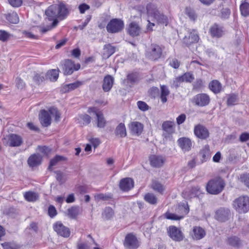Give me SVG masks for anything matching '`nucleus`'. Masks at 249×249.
I'll return each instance as SVG.
<instances>
[{
    "instance_id": "9",
    "label": "nucleus",
    "mask_w": 249,
    "mask_h": 249,
    "mask_svg": "<svg viewBox=\"0 0 249 249\" xmlns=\"http://www.w3.org/2000/svg\"><path fill=\"white\" fill-rule=\"evenodd\" d=\"M169 237L176 242H180L184 238L183 233L180 229L174 226H171L168 229Z\"/></svg>"
},
{
    "instance_id": "51",
    "label": "nucleus",
    "mask_w": 249,
    "mask_h": 249,
    "mask_svg": "<svg viewBox=\"0 0 249 249\" xmlns=\"http://www.w3.org/2000/svg\"><path fill=\"white\" fill-rule=\"evenodd\" d=\"M237 101V95L234 94H231L229 95L227 100V104L228 106L233 105Z\"/></svg>"
},
{
    "instance_id": "6",
    "label": "nucleus",
    "mask_w": 249,
    "mask_h": 249,
    "mask_svg": "<svg viewBox=\"0 0 249 249\" xmlns=\"http://www.w3.org/2000/svg\"><path fill=\"white\" fill-rule=\"evenodd\" d=\"M60 65L64 75H71L74 71L80 69L81 65L79 63L75 64L71 59H65L61 62Z\"/></svg>"
},
{
    "instance_id": "17",
    "label": "nucleus",
    "mask_w": 249,
    "mask_h": 249,
    "mask_svg": "<svg viewBox=\"0 0 249 249\" xmlns=\"http://www.w3.org/2000/svg\"><path fill=\"white\" fill-rule=\"evenodd\" d=\"M191 235L193 239L197 240L203 238L206 235V232L202 228L196 226L193 228Z\"/></svg>"
},
{
    "instance_id": "35",
    "label": "nucleus",
    "mask_w": 249,
    "mask_h": 249,
    "mask_svg": "<svg viewBox=\"0 0 249 249\" xmlns=\"http://www.w3.org/2000/svg\"><path fill=\"white\" fill-rule=\"evenodd\" d=\"M114 211L113 209L109 207H106L104 210L102 215L103 218L105 220H109L113 217L114 215Z\"/></svg>"
},
{
    "instance_id": "40",
    "label": "nucleus",
    "mask_w": 249,
    "mask_h": 249,
    "mask_svg": "<svg viewBox=\"0 0 249 249\" xmlns=\"http://www.w3.org/2000/svg\"><path fill=\"white\" fill-rule=\"evenodd\" d=\"M240 10L243 16H248L249 15V3L246 1L242 2L240 5Z\"/></svg>"
},
{
    "instance_id": "39",
    "label": "nucleus",
    "mask_w": 249,
    "mask_h": 249,
    "mask_svg": "<svg viewBox=\"0 0 249 249\" xmlns=\"http://www.w3.org/2000/svg\"><path fill=\"white\" fill-rule=\"evenodd\" d=\"M91 117L88 114H81L77 119L78 123L81 124L88 125L91 122Z\"/></svg>"
},
{
    "instance_id": "14",
    "label": "nucleus",
    "mask_w": 249,
    "mask_h": 249,
    "mask_svg": "<svg viewBox=\"0 0 249 249\" xmlns=\"http://www.w3.org/2000/svg\"><path fill=\"white\" fill-rule=\"evenodd\" d=\"M45 14L47 16V19L49 21H53L57 20V17L59 18L58 7L57 5H52L48 7L45 11Z\"/></svg>"
},
{
    "instance_id": "2",
    "label": "nucleus",
    "mask_w": 249,
    "mask_h": 249,
    "mask_svg": "<svg viewBox=\"0 0 249 249\" xmlns=\"http://www.w3.org/2000/svg\"><path fill=\"white\" fill-rule=\"evenodd\" d=\"M147 13L148 17L153 18L158 24L166 26L168 23V18L160 13L157 9V6L151 3L146 6Z\"/></svg>"
},
{
    "instance_id": "27",
    "label": "nucleus",
    "mask_w": 249,
    "mask_h": 249,
    "mask_svg": "<svg viewBox=\"0 0 249 249\" xmlns=\"http://www.w3.org/2000/svg\"><path fill=\"white\" fill-rule=\"evenodd\" d=\"M201 156V160L202 162L206 161L210 159V147L208 145H205L199 152Z\"/></svg>"
},
{
    "instance_id": "25",
    "label": "nucleus",
    "mask_w": 249,
    "mask_h": 249,
    "mask_svg": "<svg viewBox=\"0 0 249 249\" xmlns=\"http://www.w3.org/2000/svg\"><path fill=\"white\" fill-rule=\"evenodd\" d=\"M150 161L152 166L159 167L163 165L164 160L161 156L153 155L150 157Z\"/></svg>"
},
{
    "instance_id": "7",
    "label": "nucleus",
    "mask_w": 249,
    "mask_h": 249,
    "mask_svg": "<svg viewBox=\"0 0 249 249\" xmlns=\"http://www.w3.org/2000/svg\"><path fill=\"white\" fill-rule=\"evenodd\" d=\"M124 28V21L119 18H113L107 23L106 28L107 31L111 34L121 32Z\"/></svg>"
},
{
    "instance_id": "46",
    "label": "nucleus",
    "mask_w": 249,
    "mask_h": 249,
    "mask_svg": "<svg viewBox=\"0 0 249 249\" xmlns=\"http://www.w3.org/2000/svg\"><path fill=\"white\" fill-rule=\"evenodd\" d=\"M44 74L43 73L36 74L33 77V80L37 85H39L45 80Z\"/></svg>"
},
{
    "instance_id": "26",
    "label": "nucleus",
    "mask_w": 249,
    "mask_h": 249,
    "mask_svg": "<svg viewBox=\"0 0 249 249\" xmlns=\"http://www.w3.org/2000/svg\"><path fill=\"white\" fill-rule=\"evenodd\" d=\"M116 50L115 47L110 44L105 45L103 48V57L104 58H108L113 54Z\"/></svg>"
},
{
    "instance_id": "41",
    "label": "nucleus",
    "mask_w": 249,
    "mask_h": 249,
    "mask_svg": "<svg viewBox=\"0 0 249 249\" xmlns=\"http://www.w3.org/2000/svg\"><path fill=\"white\" fill-rule=\"evenodd\" d=\"M94 198L96 201L100 200L106 201L112 198V195L110 194H104L102 193L97 194L94 196Z\"/></svg>"
},
{
    "instance_id": "49",
    "label": "nucleus",
    "mask_w": 249,
    "mask_h": 249,
    "mask_svg": "<svg viewBox=\"0 0 249 249\" xmlns=\"http://www.w3.org/2000/svg\"><path fill=\"white\" fill-rule=\"evenodd\" d=\"M58 23L57 20H54L51 25H48L45 27H43L40 29V32L42 33H45L51 30L52 28L55 27Z\"/></svg>"
},
{
    "instance_id": "15",
    "label": "nucleus",
    "mask_w": 249,
    "mask_h": 249,
    "mask_svg": "<svg viewBox=\"0 0 249 249\" xmlns=\"http://www.w3.org/2000/svg\"><path fill=\"white\" fill-rule=\"evenodd\" d=\"M7 144L11 147L19 146L22 143V138L17 134H11L6 137Z\"/></svg>"
},
{
    "instance_id": "57",
    "label": "nucleus",
    "mask_w": 249,
    "mask_h": 249,
    "mask_svg": "<svg viewBox=\"0 0 249 249\" xmlns=\"http://www.w3.org/2000/svg\"><path fill=\"white\" fill-rule=\"evenodd\" d=\"M230 14V10L228 8H224L221 11V17L223 19H227L229 17Z\"/></svg>"
},
{
    "instance_id": "34",
    "label": "nucleus",
    "mask_w": 249,
    "mask_h": 249,
    "mask_svg": "<svg viewBox=\"0 0 249 249\" xmlns=\"http://www.w3.org/2000/svg\"><path fill=\"white\" fill-rule=\"evenodd\" d=\"M115 134L121 138L124 137L126 136V128L124 124L120 123L115 129Z\"/></svg>"
},
{
    "instance_id": "11",
    "label": "nucleus",
    "mask_w": 249,
    "mask_h": 249,
    "mask_svg": "<svg viewBox=\"0 0 249 249\" xmlns=\"http://www.w3.org/2000/svg\"><path fill=\"white\" fill-rule=\"evenodd\" d=\"M194 131L195 136L201 140H206L209 137L208 129L202 124L196 125Z\"/></svg>"
},
{
    "instance_id": "20",
    "label": "nucleus",
    "mask_w": 249,
    "mask_h": 249,
    "mask_svg": "<svg viewBox=\"0 0 249 249\" xmlns=\"http://www.w3.org/2000/svg\"><path fill=\"white\" fill-rule=\"evenodd\" d=\"M210 33L213 37H220L224 34V31L223 27L214 24L211 27Z\"/></svg>"
},
{
    "instance_id": "16",
    "label": "nucleus",
    "mask_w": 249,
    "mask_h": 249,
    "mask_svg": "<svg viewBox=\"0 0 249 249\" xmlns=\"http://www.w3.org/2000/svg\"><path fill=\"white\" fill-rule=\"evenodd\" d=\"M178 144L184 152L189 151L192 147V142L191 139L186 137H182L178 139Z\"/></svg>"
},
{
    "instance_id": "23",
    "label": "nucleus",
    "mask_w": 249,
    "mask_h": 249,
    "mask_svg": "<svg viewBox=\"0 0 249 249\" xmlns=\"http://www.w3.org/2000/svg\"><path fill=\"white\" fill-rule=\"evenodd\" d=\"M113 81L114 78L111 75H107L105 76L103 84V90L106 92L109 91L113 86Z\"/></svg>"
},
{
    "instance_id": "50",
    "label": "nucleus",
    "mask_w": 249,
    "mask_h": 249,
    "mask_svg": "<svg viewBox=\"0 0 249 249\" xmlns=\"http://www.w3.org/2000/svg\"><path fill=\"white\" fill-rule=\"evenodd\" d=\"M188 38L191 43L197 42L199 40V36L196 31H194L193 33H191L188 36Z\"/></svg>"
},
{
    "instance_id": "31",
    "label": "nucleus",
    "mask_w": 249,
    "mask_h": 249,
    "mask_svg": "<svg viewBox=\"0 0 249 249\" xmlns=\"http://www.w3.org/2000/svg\"><path fill=\"white\" fill-rule=\"evenodd\" d=\"M210 89L214 93H218L220 92L222 86L220 83L217 80H213L209 84Z\"/></svg>"
},
{
    "instance_id": "55",
    "label": "nucleus",
    "mask_w": 249,
    "mask_h": 249,
    "mask_svg": "<svg viewBox=\"0 0 249 249\" xmlns=\"http://www.w3.org/2000/svg\"><path fill=\"white\" fill-rule=\"evenodd\" d=\"M137 105L139 108L142 111H146L149 109L148 106L146 104V103L143 101H138L137 102Z\"/></svg>"
},
{
    "instance_id": "12",
    "label": "nucleus",
    "mask_w": 249,
    "mask_h": 249,
    "mask_svg": "<svg viewBox=\"0 0 249 249\" xmlns=\"http://www.w3.org/2000/svg\"><path fill=\"white\" fill-rule=\"evenodd\" d=\"M53 228L58 234L64 237H69L70 235L69 229L64 226L61 222H56L54 224Z\"/></svg>"
},
{
    "instance_id": "59",
    "label": "nucleus",
    "mask_w": 249,
    "mask_h": 249,
    "mask_svg": "<svg viewBox=\"0 0 249 249\" xmlns=\"http://www.w3.org/2000/svg\"><path fill=\"white\" fill-rule=\"evenodd\" d=\"M55 173L56 179L61 183H63L65 181L63 173L60 171H56Z\"/></svg>"
},
{
    "instance_id": "56",
    "label": "nucleus",
    "mask_w": 249,
    "mask_h": 249,
    "mask_svg": "<svg viewBox=\"0 0 249 249\" xmlns=\"http://www.w3.org/2000/svg\"><path fill=\"white\" fill-rule=\"evenodd\" d=\"M10 35L6 31L0 30V40L6 41L9 38Z\"/></svg>"
},
{
    "instance_id": "32",
    "label": "nucleus",
    "mask_w": 249,
    "mask_h": 249,
    "mask_svg": "<svg viewBox=\"0 0 249 249\" xmlns=\"http://www.w3.org/2000/svg\"><path fill=\"white\" fill-rule=\"evenodd\" d=\"M57 7L59 18L61 19H64L69 13L68 9L67 8L66 5L63 3H60L59 5H58Z\"/></svg>"
},
{
    "instance_id": "52",
    "label": "nucleus",
    "mask_w": 249,
    "mask_h": 249,
    "mask_svg": "<svg viewBox=\"0 0 249 249\" xmlns=\"http://www.w3.org/2000/svg\"><path fill=\"white\" fill-rule=\"evenodd\" d=\"M16 87L19 89H22L25 87V83L20 77H17L15 80Z\"/></svg>"
},
{
    "instance_id": "22",
    "label": "nucleus",
    "mask_w": 249,
    "mask_h": 249,
    "mask_svg": "<svg viewBox=\"0 0 249 249\" xmlns=\"http://www.w3.org/2000/svg\"><path fill=\"white\" fill-rule=\"evenodd\" d=\"M41 156L38 154H34L30 156L28 160V163L30 167H35L41 164Z\"/></svg>"
},
{
    "instance_id": "21",
    "label": "nucleus",
    "mask_w": 249,
    "mask_h": 249,
    "mask_svg": "<svg viewBox=\"0 0 249 249\" xmlns=\"http://www.w3.org/2000/svg\"><path fill=\"white\" fill-rule=\"evenodd\" d=\"M134 186L133 180L130 178H125L121 180L120 187L121 190L127 191L132 188Z\"/></svg>"
},
{
    "instance_id": "10",
    "label": "nucleus",
    "mask_w": 249,
    "mask_h": 249,
    "mask_svg": "<svg viewBox=\"0 0 249 249\" xmlns=\"http://www.w3.org/2000/svg\"><path fill=\"white\" fill-rule=\"evenodd\" d=\"M210 102L209 96L206 93L197 94L194 97L192 102L199 107H205L209 105Z\"/></svg>"
},
{
    "instance_id": "37",
    "label": "nucleus",
    "mask_w": 249,
    "mask_h": 249,
    "mask_svg": "<svg viewBox=\"0 0 249 249\" xmlns=\"http://www.w3.org/2000/svg\"><path fill=\"white\" fill-rule=\"evenodd\" d=\"M79 213V209L78 207H71L67 210V215L72 219L76 218Z\"/></svg>"
},
{
    "instance_id": "53",
    "label": "nucleus",
    "mask_w": 249,
    "mask_h": 249,
    "mask_svg": "<svg viewBox=\"0 0 249 249\" xmlns=\"http://www.w3.org/2000/svg\"><path fill=\"white\" fill-rule=\"evenodd\" d=\"M183 82H191L194 79V77L192 73L190 72H186L181 75Z\"/></svg>"
},
{
    "instance_id": "3",
    "label": "nucleus",
    "mask_w": 249,
    "mask_h": 249,
    "mask_svg": "<svg viewBox=\"0 0 249 249\" xmlns=\"http://www.w3.org/2000/svg\"><path fill=\"white\" fill-rule=\"evenodd\" d=\"M225 186L224 180L220 177H216L208 181L206 189L210 194L218 195L223 191Z\"/></svg>"
},
{
    "instance_id": "42",
    "label": "nucleus",
    "mask_w": 249,
    "mask_h": 249,
    "mask_svg": "<svg viewBox=\"0 0 249 249\" xmlns=\"http://www.w3.org/2000/svg\"><path fill=\"white\" fill-rule=\"evenodd\" d=\"M145 200L151 204H156L157 202V198L151 193H147L144 196Z\"/></svg>"
},
{
    "instance_id": "60",
    "label": "nucleus",
    "mask_w": 249,
    "mask_h": 249,
    "mask_svg": "<svg viewBox=\"0 0 249 249\" xmlns=\"http://www.w3.org/2000/svg\"><path fill=\"white\" fill-rule=\"evenodd\" d=\"M9 4L14 7H18L22 4V0H8Z\"/></svg>"
},
{
    "instance_id": "43",
    "label": "nucleus",
    "mask_w": 249,
    "mask_h": 249,
    "mask_svg": "<svg viewBox=\"0 0 249 249\" xmlns=\"http://www.w3.org/2000/svg\"><path fill=\"white\" fill-rule=\"evenodd\" d=\"M227 243L233 247H238L240 244V241L237 237L231 236L228 238Z\"/></svg>"
},
{
    "instance_id": "38",
    "label": "nucleus",
    "mask_w": 249,
    "mask_h": 249,
    "mask_svg": "<svg viewBox=\"0 0 249 249\" xmlns=\"http://www.w3.org/2000/svg\"><path fill=\"white\" fill-rule=\"evenodd\" d=\"M6 18L10 23L17 24L19 22V18L16 12H13L6 15Z\"/></svg>"
},
{
    "instance_id": "19",
    "label": "nucleus",
    "mask_w": 249,
    "mask_h": 249,
    "mask_svg": "<svg viewBox=\"0 0 249 249\" xmlns=\"http://www.w3.org/2000/svg\"><path fill=\"white\" fill-rule=\"evenodd\" d=\"M230 214L229 210L221 208L216 212L215 218L218 221L224 222L228 219Z\"/></svg>"
},
{
    "instance_id": "30",
    "label": "nucleus",
    "mask_w": 249,
    "mask_h": 249,
    "mask_svg": "<svg viewBox=\"0 0 249 249\" xmlns=\"http://www.w3.org/2000/svg\"><path fill=\"white\" fill-rule=\"evenodd\" d=\"M81 85L82 83L79 81L65 85L62 88V91L64 92H70L79 87Z\"/></svg>"
},
{
    "instance_id": "33",
    "label": "nucleus",
    "mask_w": 249,
    "mask_h": 249,
    "mask_svg": "<svg viewBox=\"0 0 249 249\" xmlns=\"http://www.w3.org/2000/svg\"><path fill=\"white\" fill-rule=\"evenodd\" d=\"M24 197L29 202H34L38 199L39 196L36 193L29 191L24 193Z\"/></svg>"
},
{
    "instance_id": "8",
    "label": "nucleus",
    "mask_w": 249,
    "mask_h": 249,
    "mask_svg": "<svg viewBox=\"0 0 249 249\" xmlns=\"http://www.w3.org/2000/svg\"><path fill=\"white\" fill-rule=\"evenodd\" d=\"M88 112L90 114L93 113L96 116L97 126L99 128H104L107 124V121L104 117L103 113L95 107H89Z\"/></svg>"
},
{
    "instance_id": "4",
    "label": "nucleus",
    "mask_w": 249,
    "mask_h": 249,
    "mask_svg": "<svg viewBox=\"0 0 249 249\" xmlns=\"http://www.w3.org/2000/svg\"><path fill=\"white\" fill-rule=\"evenodd\" d=\"M164 47L156 44H152L145 51L146 57L151 60L156 61L160 58L162 54Z\"/></svg>"
},
{
    "instance_id": "24",
    "label": "nucleus",
    "mask_w": 249,
    "mask_h": 249,
    "mask_svg": "<svg viewBox=\"0 0 249 249\" xmlns=\"http://www.w3.org/2000/svg\"><path fill=\"white\" fill-rule=\"evenodd\" d=\"M175 123L173 121H167L162 124V128L168 134H172L175 131Z\"/></svg>"
},
{
    "instance_id": "45",
    "label": "nucleus",
    "mask_w": 249,
    "mask_h": 249,
    "mask_svg": "<svg viewBox=\"0 0 249 249\" xmlns=\"http://www.w3.org/2000/svg\"><path fill=\"white\" fill-rule=\"evenodd\" d=\"M66 159L64 157L61 156H56L53 159L51 160L50 163V165L48 167L49 170H51V168L52 166L55 165L57 163L61 160H64Z\"/></svg>"
},
{
    "instance_id": "13",
    "label": "nucleus",
    "mask_w": 249,
    "mask_h": 249,
    "mask_svg": "<svg viewBox=\"0 0 249 249\" xmlns=\"http://www.w3.org/2000/svg\"><path fill=\"white\" fill-rule=\"evenodd\" d=\"M124 246L129 249H136L139 247V243L136 237L130 233L125 236Z\"/></svg>"
},
{
    "instance_id": "29",
    "label": "nucleus",
    "mask_w": 249,
    "mask_h": 249,
    "mask_svg": "<svg viewBox=\"0 0 249 249\" xmlns=\"http://www.w3.org/2000/svg\"><path fill=\"white\" fill-rule=\"evenodd\" d=\"M58 69H52L48 71L46 74V79H49L51 81H55L58 78L59 76Z\"/></svg>"
},
{
    "instance_id": "63",
    "label": "nucleus",
    "mask_w": 249,
    "mask_h": 249,
    "mask_svg": "<svg viewBox=\"0 0 249 249\" xmlns=\"http://www.w3.org/2000/svg\"><path fill=\"white\" fill-rule=\"evenodd\" d=\"M91 18V16L88 15L87 16L86 19H85L84 22L82 25H79L78 26V28L81 30H82L88 24Z\"/></svg>"
},
{
    "instance_id": "62",
    "label": "nucleus",
    "mask_w": 249,
    "mask_h": 249,
    "mask_svg": "<svg viewBox=\"0 0 249 249\" xmlns=\"http://www.w3.org/2000/svg\"><path fill=\"white\" fill-rule=\"evenodd\" d=\"M57 214L56 210L55 207L52 205L49 206L48 208V214L51 217H53Z\"/></svg>"
},
{
    "instance_id": "58",
    "label": "nucleus",
    "mask_w": 249,
    "mask_h": 249,
    "mask_svg": "<svg viewBox=\"0 0 249 249\" xmlns=\"http://www.w3.org/2000/svg\"><path fill=\"white\" fill-rule=\"evenodd\" d=\"M241 181L249 188V174H243L240 177Z\"/></svg>"
},
{
    "instance_id": "5",
    "label": "nucleus",
    "mask_w": 249,
    "mask_h": 249,
    "mask_svg": "<svg viewBox=\"0 0 249 249\" xmlns=\"http://www.w3.org/2000/svg\"><path fill=\"white\" fill-rule=\"evenodd\" d=\"M234 208L239 213H246L249 210V197L243 196L236 198L233 203Z\"/></svg>"
},
{
    "instance_id": "48",
    "label": "nucleus",
    "mask_w": 249,
    "mask_h": 249,
    "mask_svg": "<svg viewBox=\"0 0 249 249\" xmlns=\"http://www.w3.org/2000/svg\"><path fill=\"white\" fill-rule=\"evenodd\" d=\"M185 14L187 15L191 20H195L196 18V15L194 10L190 7H187L185 9Z\"/></svg>"
},
{
    "instance_id": "47",
    "label": "nucleus",
    "mask_w": 249,
    "mask_h": 249,
    "mask_svg": "<svg viewBox=\"0 0 249 249\" xmlns=\"http://www.w3.org/2000/svg\"><path fill=\"white\" fill-rule=\"evenodd\" d=\"M152 187L154 190L160 193H161L164 190V188L163 185L157 181H154L153 182Z\"/></svg>"
},
{
    "instance_id": "64",
    "label": "nucleus",
    "mask_w": 249,
    "mask_h": 249,
    "mask_svg": "<svg viewBox=\"0 0 249 249\" xmlns=\"http://www.w3.org/2000/svg\"><path fill=\"white\" fill-rule=\"evenodd\" d=\"M38 149L40 152L46 155H48L51 152V149L49 147L45 146H38Z\"/></svg>"
},
{
    "instance_id": "18",
    "label": "nucleus",
    "mask_w": 249,
    "mask_h": 249,
    "mask_svg": "<svg viewBox=\"0 0 249 249\" xmlns=\"http://www.w3.org/2000/svg\"><path fill=\"white\" fill-rule=\"evenodd\" d=\"M129 128L132 134L139 136L143 130V125L140 122H133L129 124Z\"/></svg>"
},
{
    "instance_id": "28",
    "label": "nucleus",
    "mask_w": 249,
    "mask_h": 249,
    "mask_svg": "<svg viewBox=\"0 0 249 249\" xmlns=\"http://www.w3.org/2000/svg\"><path fill=\"white\" fill-rule=\"evenodd\" d=\"M140 27L136 23L133 22L129 24L128 33L131 36H138L140 34Z\"/></svg>"
},
{
    "instance_id": "36",
    "label": "nucleus",
    "mask_w": 249,
    "mask_h": 249,
    "mask_svg": "<svg viewBox=\"0 0 249 249\" xmlns=\"http://www.w3.org/2000/svg\"><path fill=\"white\" fill-rule=\"evenodd\" d=\"M160 99L161 102L163 103H164L167 102V96L169 95L170 93V91L168 89L167 87L164 85H162L160 86Z\"/></svg>"
},
{
    "instance_id": "54",
    "label": "nucleus",
    "mask_w": 249,
    "mask_h": 249,
    "mask_svg": "<svg viewBox=\"0 0 249 249\" xmlns=\"http://www.w3.org/2000/svg\"><path fill=\"white\" fill-rule=\"evenodd\" d=\"M165 217L168 219L177 220L182 219L183 216H178L176 214L167 212L165 213Z\"/></svg>"
},
{
    "instance_id": "44",
    "label": "nucleus",
    "mask_w": 249,
    "mask_h": 249,
    "mask_svg": "<svg viewBox=\"0 0 249 249\" xmlns=\"http://www.w3.org/2000/svg\"><path fill=\"white\" fill-rule=\"evenodd\" d=\"M189 193L190 194L188 195V196L187 197V198H191L197 196L200 194V188L197 186L192 187Z\"/></svg>"
},
{
    "instance_id": "61",
    "label": "nucleus",
    "mask_w": 249,
    "mask_h": 249,
    "mask_svg": "<svg viewBox=\"0 0 249 249\" xmlns=\"http://www.w3.org/2000/svg\"><path fill=\"white\" fill-rule=\"evenodd\" d=\"M138 77L136 73H130L127 75V79L130 83H133L137 81Z\"/></svg>"
},
{
    "instance_id": "1",
    "label": "nucleus",
    "mask_w": 249,
    "mask_h": 249,
    "mask_svg": "<svg viewBox=\"0 0 249 249\" xmlns=\"http://www.w3.org/2000/svg\"><path fill=\"white\" fill-rule=\"evenodd\" d=\"M55 117V120L58 121L60 118V113L56 108L51 107L48 111L41 110L39 114L40 123L44 127H47L51 124V116Z\"/></svg>"
}]
</instances>
